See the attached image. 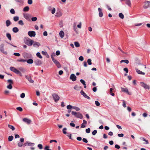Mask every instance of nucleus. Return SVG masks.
Returning a JSON list of instances; mask_svg holds the SVG:
<instances>
[{"mask_svg":"<svg viewBox=\"0 0 150 150\" xmlns=\"http://www.w3.org/2000/svg\"><path fill=\"white\" fill-rule=\"evenodd\" d=\"M10 69L11 71L14 72L16 74L19 75L21 76H22V75L19 71L23 73H25L26 71V69L23 67H19L18 68V69L13 67H10Z\"/></svg>","mask_w":150,"mask_h":150,"instance_id":"obj_1","label":"nucleus"},{"mask_svg":"<svg viewBox=\"0 0 150 150\" xmlns=\"http://www.w3.org/2000/svg\"><path fill=\"white\" fill-rule=\"evenodd\" d=\"M71 114L74 115L76 117L82 119L83 118V115L79 112H76L72 111Z\"/></svg>","mask_w":150,"mask_h":150,"instance_id":"obj_2","label":"nucleus"},{"mask_svg":"<svg viewBox=\"0 0 150 150\" xmlns=\"http://www.w3.org/2000/svg\"><path fill=\"white\" fill-rule=\"evenodd\" d=\"M34 42V41L33 40L29 38H28L25 41V44L29 46H32Z\"/></svg>","mask_w":150,"mask_h":150,"instance_id":"obj_3","label":"nucleus"},{"mask_svg":"<svg viewBox=\"0 0 150 150\" xmlns=\"http://www.w3.org/2000/svg\"><path fill=\"white\" fill-rule=\"evenodd\" d=\"M53 98L55 102H57L59 99V97L58 95L56 93H53L52 94Z\"/></svg>","mask_w":150,"mask_h":150,"instance_id":"obj_4","label":"nucleus"},{"mask_svg":"<svg viewBox=\"0 0 150 150\" xmlns=\"http://www.w3.org/2000/svg\"><path fill=\"white\" fill-rule=\"evenodd\" d=\"M150 7V1H146L144 2V4L143 6V8L144 9H146Z\"/></svg>","mask_w":150,"mask_h":150,"instance_id":"obj_5","label":"nucleus"},{"mask_svg":"<svg viewBox=\"0 0 150 150\" xmlns=\"http://www.w3.org/2000/svg\"><path fill=\"white\" fill-rule=\"evenodd\" d=\"M23 56L25 58H30L32 57V55L30 54L27 52H24L23 54Z\"/></svg>","mask_w":150,"mask_h":150,"instance_id":"obj_6","label":"nucleus"},{"mask_svg":"<svg viewBox=\"0 0 150 150\" xmlns=\"http://www.w3.org/2000/svg\"><path fill=\"white\" fill-rule=\"evenodd\" d=\"M4 45L3 44H1L0 45V51L3 53L5 54H7V53L4 50Z\"/></svg>","mask_w":150,"mask_h":150,"instance_id":"obj_7","label":"nucleus"},{"mask_svg":"<svg viewBox=\"0 0 150 150\" xmlns=\"http://www.w3.org/2000/svg\"><path fill=\"white\" fill-rule=\"evenodd\" d=\"M28 35L30 37H35L36 35V33L35 31H29L28 32Z\"/></svg>","mask_w":150,"mask_h":150,"instance_id":"obj_8","label":"nucleus"},{"mask_svg":"<svg viewBox=\"0 0 150 150\" xmlns=\"http://www.w3.org/2000/svg\"><path fill=\"white\" fill-rule=\"evenodd\" d=\"M24 17L27 20L30 21L31 17L30 15L28 13H23Z\"/></svg>","mask_w":150,"mask_h":150,"instance_id":"obj_9","label":"nucleus"},{"mask_svg":"<svg viewBox=\"0 0 150 150\" xmlns=\"http://www.w3.org/2000/svg\"><path fill=\"white\" fill-rule=\"evenodd\" d=\"M76 79V77L74 74H72L70 76V79L73 81H75Z\"/></svg>","mask_w":150,"mask_h":150,"instance_id":"obj_10","label":"nucleus"},{"mask_svg":"<svg viewBox=\"0 0 150 150\" xmlns=\"http://www.w3.org/2000/svg\"><path fill=\"white\" fill-rule=\"evenodd\" d=\"M52 61L58 68H60L61 67V65L59 63L56 59H53Z\"/></svg>","mask_w":150,"mask_h":150,"instance_id":"obj_11","label":"nucleus"},{"mask_svg":"<svg viewBox=\"0 0 150 150\" xmlns=\"http://www.w3.org/2000/svg\"><path fill=\"white\" fill-rule=\"evenodd\" d=\"M80 93L81 94L86 98L89 100L91 99L90 97L88 96L83 91L81 90Z\"/></svg>","mask_w":150,"mask_h":150,"instance_id":"obj_12","label":"nucleus"},{"mask_svg":"<svg viewBox=\"0 0 150 150\" xmlns=\"http://www.w3.org/2000/svg\"><path fill=\"white\" fill-rule=\"evenodd\" d=\"M34 143L30 142L28 141L26 142L23 144V145L25 146H26L28 145L30 146H33L34 145Z\"/></svg>","mask_w":150,"mask_h":150,"instance_id":"obj_13","label":"nucleus"},{"mask_svg":"<svg viewBox=\"0 0 150 150\" xmlns=\"http://www.w3.org/2000/svg\"><path fill=\"white\" fill-rule=\"evenodd\" d=\"M121 90L122 92L127 93L128 95H130L131 93L129 92L128 89L127 88H121Z\"/></svg>","mask_w":150,"mask_h":150,"instance_id":"obj_14","label":"nucleus"},{"mask_svg":"<svg viewBox=\"0 0 150 150\" xmlns=\"http://www.w3.org/2000/svg\"><path fill=\"white\" fill-rule=\"evenodd\" d=\"M34 62L35 64L37 66H39L42 64L41 61L39 59H37Z\"/></svg>","mask_w":150,"mask_h":150,"instance_id":"obj_15","label":"nucleus"},{"mask_svg":"<svg viewBox=\"0 0 150 150\" xmlns=\"http://www.w3.org/2000/svg\"><path fill=\"white\" fill-rule=\"evenodd\" d=\"M23 120L24 122H26L28 124H30L31 122L30 120L27 118H23Z\"/></svg>","mask_w":150,"mask_h":150,"instance_id":"obj_16","label":"nucleus"},{"mask_svg":"<svg viewBox=\"0 0 150 150\" xmlns=\"http://www.w3.org/2000/svg\"><path fill=\"white\" fill-rule=\"evenodd\" d=\"M25 78L28 80L31 83H33L34 81L32 79L31 77L30 76H28L27 75L25 76Z\"/></svg>","mask_w":150,"mask_h":150,"instance_id":"obj_17","label":"nucleus"},{"mask_svg":"<svg viewBox=\"0 0 150 150\" xmlns=\"http://www.w3.org/2000/svg\"><path fill=\"white\" fill-rule=\"evenodd\" d=\"M33 44V46L35 47H38L40 45V43L37 42H34Z\"/></svg>","mask_w":150,"mask_h":150,"instance_id":"obj_18","label":"nucleus"},{"mask_svg":"<svg viewBox=\"0 0 150 150\" xmlns=\"http://www.w3.org/2000/svg\"><path fill=\"white\" fill-rule=\"evenodd\" d=\"M98 10L99 11V16L100 17H102L103 16V13L102 12V10L100 8H98Z\"/></svg>","mask_w":150,"mask_h":150,"instance_id":"obj_19","label":"nucleus"},{"mask_svg":"<svg viewBox=\"0 0 150 150\" xmlns=\"http://www.w3.org/2000/svg\"><path fill=\"white\" fill-rule=\"evenodd\" d=\"M135 70H136V71L137 73L139 74H142V75H144L145 74L144 72H143L142 71H141L139 70L137 68H135Z\"/></svg>","mask_w":150,"mask_h":150,"instance_id":"obj_20","label":"nucleus"},{"mask_svg":"<svg viewBox=\"0 0 150 150\" xmlns=\"http://www.w3.org/2000/svg\"><path fill=\"white\" fill-rule=\"evenodd\" d=\"M62 15V13L61 11H57L55 15V16L57 17H59L61 16Z\"/></svg>","mask_w":150,"mask_h":150,"instance_id":"obj_21","label":"nucleus"},{"mask_svg":"<svg viewBox=\"0 0 150 150\" xmlns=\"http://www.w3.org/2000/svg\"><path fill=\"white\" fill-rule=\"evenodd\" d=\"M87 123V121L85 120H83V123L82 124L81 126V128H83L85 127L86 126L84 125L86 124Z\"/></svg>","mask_w":150,"mask_h":150,"instance_id":"obj_22","label":"nucleus"},{"mask_svg":"<svg viewBox=\"0 0 150 150\" xmlns=\"http://www.w3.org/2000/svg\"><path fill=\"white\" fill-rule=\"evenodd\" d=\"M59 34L61 38H62L64 37V33L63 31H61L59 32Z\"/></svg>","mask_w":150,"mask_h":150,"instance_id":"obj_23","label":"nucleus"},{"mask_svg":"<svg viewBox=\"0 0 150 150\" xmlns=\"http://www.w3.org/2000/svg\"><path fill=\"white\" fill-rule=\"evenodd\" d=\"M12 30L13 32L15 33H16L18 32L19 31L18 29L16 27L13 28Z\"/></svg>","mask_w":150,"mask_h":150,"instance_id":"obj_24","label":"nucleus"},{"mask_svg":"<svg viewBox=\"0 0 150 150\" xmlns=\"http://www.w3.org/2000/svg\"><path fill=\"white\" fill-rule=\"evenodd\" d=\"M28 64H32L33 62V60L32 59H29L28 60H26V61Z\"/></svg>","mask_w":150,"mask_h":150,"instance_id":"obj_25","label":"nucleus"},{"mask_svg":"<svg viewBox=\"0 0 150 150\" xmlns=\"http://www.w3.org/2000/svg\"><path fill=\"white\" fill-rule=\"evenodd\" d=\"M126 4L129 6L131 7V3L130 0H125Z\"/></svg>","mask_w":150,"mask_h":150,"instance_id":"obj_26","label":"nucleus"},{"mask_svg":"<svg viewBox=\"0 0 150 150\" xmlns=\"http://www.w3.org/2000/svg\"><path fill=\"white\" fill-rule=\"evenodd\" d=\"M6 37H7L8 39L10 40H11V36L10 34L9 33H7L6 34Z\"/></svg>","mask_w":150,"mask_h":150,"instance_id":"obj_27","label":"nucleus"},{"mask_svg":"<svg viewBox=\"0 0 150 150\" xmlns=\"http://www.w3.org/2000/svg\"><path fill=\"white\" fill-rule=\"evenodd\" d=\"M6 26L7 27H8V26H9L11 24V22L10 21V20H6Z\"/></svg>","mask_w":150,"mask_h":150,"instance_id":"obj_28","label":"nucleus"},{"mask_svg":"<svg viewBox=\"0 0 150 150\" xmlns=\"http://www.w3.org/2000/svg\"><path fill=\"white\" fill-rule=\"evenodd\" d=\"M29 10V7L28 6H26L24 8L23 11H28Z\"/></svg>","mask_w":150,"mask_h":150,"instance_id":"obj_29","label":"nucleus"},{"mask_svg":"<svg viewBox=\"0 0 150 150\" xmlns=\"http://www.w3.org/2000/svg\"><path fill=\"white\" fill-rule=\"evenodd\" d=\"M74 44L76 47H80V44L78 42H74Z\"/></svg>","mask_w":150,"mask_h":150,"instance_id":"obj_30","label":"nucleus"},{"mask_svg":"<svg viewBox=\"0 0 150 150\" xmlns=\"http://www.w3.org/2000/svg\"><path fill=\"white\" fill-rule=\"evenodd\" d=\"M8 127L10 129H11L13 131L15 130V128L13 126L10 125H8Z\"/></svg>","mask_w":150,"mask_h":150,"instance_id":"obj_31","label":"nucleus"},{"mask_svg":"<svg viewBox=\"0 0 150 150\" xmlns=\"http://www.w3.org/2000/svg\"><path fill=\"white\" fill-rule=\"evenodd\" d=\"M36 56L37 57L40 59H42V57L40 53L39 52H38L36 53Z\"/></svg>","mask_w":150,"mask_h":150,"instance_id":"obj_32","label":"nucleus"},{"mask_svg":"<svg viewBox=\"0 0 150 150\" xmlns=\"http://www.w3.org/2000/svg\"><path fill=\"white\" fill-rule=\"evenodd\" d=\"M13 137L12 136H9L8 137V140L9 142H11L13 139Z\"/></svg>","mask_w":150,"mask_h":150,"instance_id":"obj_33","label":"nucleus"},{"mask_svg":"<svg viewBox=\"0 0 150 150\" xmlns=\"http://www.w3.org/2000/svg\"><path fill=\"white\" fill-rule=\"evenodd\" d=\"M119 17L121 19H123L124 18V16L121 13H119Z\"/></svg>","mask_w":150,"mask_h":150,"instance_id":"obj_34","label":"nucleus"},{"mask_svg":"<svg viewBox=\"0 0 150 150\" xmlns=\"http://www.w3.org/2000/svg\"><path fill=\"white\" fill-rule=\"evenodd\" d=\"M14 21H17L19 20V17L17 16H15L13 18Z\"/></svg>","mask_w":150,"mask_h":150,"instance_id":"obj_35","label":"nucleus"},{"mask_svg":"<svg viewBox=\"0 0 150 150\" xmlns=\"http://www.w3.org/2000/svg\"><path fill=\"white\" fill-rule=\"evenodd\" d=\"M17 61L19 62H26V60L24 59H19L17 60Z\"/></svg>","mask_w":150,"mask_h":150,"instance_id":"obj_36","label":"nucleus"},{"mask_svg":"<svg viewBox=\"0 0 150 150\" xmlns=\"http://www.w3.org/2000/svg\"><path fill=\"white\" fill-rule=\"evenodd\" d=\"M87 63L88 65H91L92 64L91 60L90 59H89L87 60Z\"/></svg>","mask_w":150,"mask_h":150,"instance_id":"obj_37","label":"nucleus"},{"mask_svg":"<svg viewBox=\"0 0 150 150\" xmlns=\"http://www.w3.org/2000/svg\"><path fill=\"white\" fill-rule=\"evenodd\" d=\"M80 88L77 85H76L74 87V89L77 91L79 90Z\"/></svg>","mask_w":150,"mask_h":150,"instance_id":"obj_38","label":"nucleus"},{"mask_svg":"<svg viewBox=\"0 0 150 150\" xmlns=\"http://www.w3.org/2000/svg\"><path fill=\"white\" fill-rule=\"evenodd\" d=\"M72 108L75 110L77 111H79L80 110V108H79L76 106H73Z\"/></svg>","mask_w":150,"mask_h":150,"instance_id":"obj_39","label":"nucleus"},{"mask_svg":"<svg viewBox=\"0 0 150 150\" xmlns=\"http://www.w3.org/2000/svg\"><path fill=\"white\" fill-rule=\"evenodd\" d=\"M16 109L20 112L22 111L23 110L22 108L20 107H17Z\"/></svg>","mask_w":150,"mask_h":150,"instance_id":"obj_40","label":"nucleus"},{"mask_svg":"<svg viewBox=\"0 0 150 150\" xmlns=\"http://www.w3.org/2000/svg\"><path fill=\"white\" fill-rule=\"evenodd\" d=\"M7 88L9 89H11L12 88V86L11 84H9L8 86H7Z\"/></svg>","mask_w":150,"mask_h":150,"instance_id":"obj_41","label":"nucleus"},{"mask_svg":"<svg viewBox=\"0 0 150 150\" xmlns=\"http://www.w3.org/2000/svg\"><path fill=\"white\" fill-rule=\"evenodd\" d=\"M18 24L21 25H24L23 22L22 20H21L19 21Z\"/></svg>","mask_w":150,"mask_h":150,"instance_id":"obj_42","label":"nucleus"},{"mask_svg":"<svg viewBox=\"0 0 150 150\" xmlns=\"http://www.w3.org/2000/svg\"><path fill=\"white\" fill-rule=\"evenodd\" d=\"M144 88L145 89H150V87L149 85L146 84L145 85V86L144 87Z\"/></svg>","mask_w":150,"mask_h":150,"instance_id":"obj_43","label":"nucleus"},{"mask_svg":"<svg viewBox=\"0 0 150 150\" xmlns=\"http://www.w3.org/2000/svg\"><path fill=\"white\" fill-rule=\"evenodd\" d=\"M10 12L12 14H15V11L14 10V9L13 8H11L10 11Z\"/></svg>","mask_w":150,"mask_h":150,"instance_id":"obj_44","label":"nucleus"},{"mask_svg":"<svg viewBox=\"0 0 150 150\" xmlns=\"http://www.w3.org/2000/svg\"><path fill=\"white\" fill-rule=\"evenodd\" d=\"M38 147L40 149H42V146L41 144H39L38 145Z\"/></svg>","mask_w":150,"mask_h":150,"instance_id":"obj_45","label":"nucleus"},{"mask_svg":"<svg viewBox=\"0 0 150 150\" xmlns=\"http://www.w3.org/2000/svg\"><path fill=\"white\" fill-rule=\"evenodd\" d=\"M79 60L82 61L83 60L84 58L83 56H81L79 57Z\"/></svg>","mask_w":150,"mask_h":150,"instance_id":"obj_46","label":"nucleus"},{"mask_svg":"<svg viewBox=\"0 0 150 150\" xmlns=\"http://www.w3.org/2000/svg\"><path fill=\"white\" fill-rule=\"evenodd\" d=\"M73 108V106L70 105H68L67 106V109H71Z\"/></svg>","mask_w":150,"mask_h":150,"instance_id":"obj_47","label":"nucleus"},{"mask_svg":"<svg viewBox=\"0 0 150 150\" xmlns=\"http://www.w3.org/2000/svg\"><path fill=\"white\" fill-rule=\"evenodd\" d=\"M55 9L54 8H53L51 10V13L52 14H54L55 12Z\"/></svg>","mask_w":150,"mask_h":150,"instance_id":"obj_48","label":"nucleus"},{"mask_svg":"<svg viewBox=\"0 0 150 150\" xmlns=\"http://www.w3.org/2000/svg\"><path fill=\"white\" fill-rule=\"evenodd\" d=\"M13 55L17 57H19L20 56V54L18 53L15 52L13 53Z\"/></svg>","mask_w":150,"mask_h":150,"instance_id":"obj_49","label":"nucleus"},{"mask_svg":"<svg viewBox=\"0 0 150 150\" xmlns=\"http://www.w3.org/2000/svg\"><path fill=\"white\" fill-rule=\"evenodd\" d=\"M97 131L96 130H95L92 132V134L93 135H95L97 133Z\"/></svg>","mask_w":150,"mask_h":150,"instance_id":"obj_50","label":"nucleus"},{"mask_svg":"<svg viewBox=\"0 0 150 150\" xmlns=\"http://www.w3.org/2000/svg\"><path fill=\"white\" fill-rule=\"evenodd\" d=\"M25 97V93H22L20 95V97L21 98H24Z\"/></svg>","mask_w":150,"mask_h":150,"instance_id":"obj_51","label":"nucleus"},{"mask_svg":"<svg viewBox=\"0 0 150 150\" xmlns=\"http://www.w3.org/2000/svg\"><path fill=\"white\" fill-rule=\"evenodd\" d=\"M80 81L83 85L86 84V82L85 81L82 79H81L80 80Z\"/></svg>","mask_w":150,"mask_h":150,"instance_id":"obj_52","label":"nucleus"},{"mask_svg":"<svg viewBox=\"0 0 150 150\" xmlns=\"http://www.w3.org/2000/svg\"><path fill=\"white\" fill-rule=\"evenodd\" d=\"M37 20V18L36 17H34L32 18H31V20L33 21H36Z\"/></svg>","mask_w":150,"mask_h":150,"instance_id":"obj_53","label":"nucleus"},{"mask_svg":"<svg viewBox=\"0 0 150 150\" xmlns=\"http://www.w3.org/2000/svg\"><path fill=\"white\" fill-rule=\"evenodd\" d=\"M23 145V144H22V142H19L18 143V146H19V147H22Z\"/></svg>","mask_w":150,"mask_h":150,"instance_id":"obj_54","label":"nucleus"},{"mask_svg":"<svg viewBox=\"0 0 150 150\" xmlns=\"http://www.w3.org/2000/svg\"><path fill=\"white\" fill-rule=\"evenodd\" d=\"M7 81L8 82L10 83V84H13V81L11 79H8V80Z\"/></svg>","mask_w":150,"mask_h":150,"instance_id":"obj_55","label":"nucleus"},{"mask_svg":"<svg viewBox=\"0 0 150 150\" xmlns=\"http://www.w3.org/2000/svg\"><path fill=\"white\" fill-rule=\"evenodd\" d=\"M140 83V85H141V86H142V87H143L144 88L145 86V85L146 84L145 83H144L143 82H141Z\"/></svg>","mask_w":150,"mask_h":150,"instance_id":"obj_56","label":"nucleus"},{"mask_svg":"<svg viewBox=\"0 0 150 150\" xmlns=\"http://www.w3.org/2000/svg\"><path fill=\"white\" fill-rule=\"evenodd\" d=\"M86 133H89L90 132V129L89 128H88V129H86Z\"/></svg>","mask_w":150,"mask_h":150,"instance_id":"obj_57","label":"nucleus"},{"mask_svg":"<svg viewBox=\"0 0 150 150\" xmlns=\"http://www.w3.org/2000/svg\"><path fill=\"white\" fill-rule=\"evenodd\" d=\"M95 103V104L97 106H99L100 105V103L98 101H96Z\"/></svg>","mask_w":150,"mask_h":150,"instance_id":"obj_58","label":"nucleus"},{"mask_svg":"<svg viewBox=\"0 0 150 150\" xmlns=\"http://www.w3.org/2000/svg\"><path fill=\"white\" fill-rule=\"evenodd\" d=\"M117 136L119 137H123L124 136V134H117Z\"/></svg>","mask_w":150,"mask_h":150,"instance_id":"obj_59","label":"nucleus"},{"mask_svg":"<svg viewBox=\"0 0 150 150\" xmlns=\"http://www.w3.org/2000/svg\"><path fill=\"white\" fill-rule=\"evenodd\" d=\"M49 146H46L44 148V149L45 150H51L50 149H49Z\"/></svg>","mask_w":150,"mask_h":150,"instance_id":"obj_60","label":"nucleus"},{"mask_svg":"<svg viewBox=\"0 0 150 150\" xmlns=\"http://www.w3.org/2000/svg\"><path fill=\"white\" fill-rule=\"evenodd\" d=\"M82 141L83 142H84L86 143H87L88 142V141L87 140V139L86 138H83L82 139Z\"/></svg>","mask_w":150,"mask_h":150,"instance_id":"obj_61","label":"nucleus"},{"mask_svg":"<svg viewBox=\"0 0 150 150\" xmlns=\"http://www.w3.org/2000/svg\"><path fill=\"white\" fill-rule=\"evenodd\" d=\"M28 3L29 4H31L33 3L32 0H28Z\"/></svg>","mask_w":150,"mask_h":150,"instance_id":"obj_62","label":"nucleus"},{"mask_svg":"<svg viewBox=\"0 0 150 150\" xmlns=\"http://www.w3.org/2000/svg\"><path fill=\"white\" fill-rule=\"evenodd\" d=\"M41 53L42 54L45 56L47 54V52H44V51H42Z\"/></svg>","mask_w":150,"mask_h":150,"instance_id":"obj_63","label":"nucleus"},{"mask_svg":"<svg viewBox=\"0 0 150 150\" xmlns=\"http://www.w3.org/2000/svg\"><path fill=\"white\" fill-rule=\"evenodd\" d=\"M77 26L78 28H81V22H80L79 24Z\"/></svg>","mask_w":150,"mask_h":150,"instance_id":"obj_64","label":"nucleus"}]
</instances>
